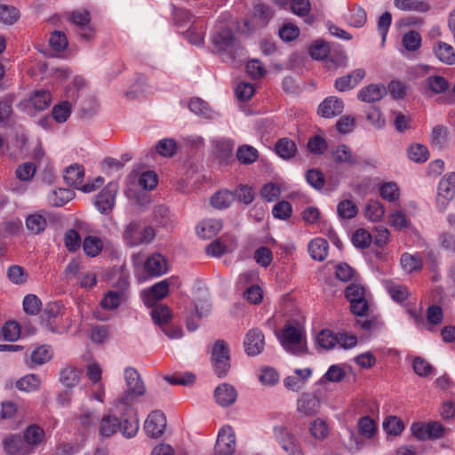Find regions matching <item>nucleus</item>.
Wrapping results in <instances>:
<instances>
[{
    "label": "nucleus",
    "instance_id": "obj_58",
    "mask_svg": "<svg viewBox=\"0 0 455 455\" xmlns=\"http://www.w3.org/2000/svg\"><path fill=\"white\" fill-rule=\"evenodd\" d=\"M2 334L5 340L15 341L20 335V326L15 321H8L2 328Z\"/></svg>",
    "mask_w": 455,
    "mask_h": 455
},
{
    "label": "nucleus",
    "instance_id": "obj_57",
    "mask_svg": "<svg viewBox=\"0 0 455 455\" xmlns=\"http://www.w3.org/2000/svg\"><path fill=\"white\" fill-rule=\"evenodd\" d=\"M428 150L421 144H415L409 148L408 156L416 163H424L428 159Z\"/></svg>",
    "mask_w": 455,
    "mask_h": 455
},
{
    "label": "nucleus",
    "instance_id": "obj_51",
    "mask_svg": "<svg viewBox=\"0 0 455 455\" xmlns=\"http://www.w3.org/2000/svg\"><path fill=\"white\" fill-rule=\"evenodd\" d=\"M329 52V44L323 40H316L309 48L310 56L317 60H323L327 58Z\"/></svg>",
    "mask_w": 455,
    "mask_h": 455
},
{
    "label": "nucleus",
    "instance_id": "obj_52",
    "mask_svg": "<svg viewBox=\"0 0 455 455\" xmlns=\"http://www.w3.org/2000/svg\"><path fill=\"white\" fill-rule=\"evenodd\" d=\"M402 43L407 51L415 52L421 45V36L419 32L411 30L404 34Z\"/></svg>",
    "mask_w": 455,
    "mask_h": 455
},
{
    "label": "nucleus",
    "instance_id": "obj_41",
    "mask_svg": "<svg viewBox=\"0 0 455 455\" xmlns=\"http://www.w3.org/2000/svg\"><path fill=\"white\" fill-rule=\"evenodd\" d=\"M103 248V243L100 238L93 235H88L83 243V249L86 255L91 257L97 256Z\"/></svg>",
    "mask_w": 455,
    "mask_h": 455
},
{
    "label": "nucleus",
    "instance_id": "obj_27",
    "mask_svg": "<svg viewBox=\"0 0 455 455\" xmlns=\"http://www.w3.org/2000/svg\"><path fill=\"white\" fill-rule=\"evenodd\" d=\"M150 315L155 324L158 325L163 329L172 319V312L168 306L159 304L152 307Z\"/></svg>",
    "mask_w": 455,
    "mask_h": 455
},
{
    "label": "nucleus",
    "instance_id": "obj_64",
    "mask_svg": "<svg viewBox=\"0 0 455 455\" xmlns=\"http://www.w3.org/2000/svg\"><path fill=\"white\" fill-rule=\"evenodd\" d=\"M358 429L364 437L371 438L375 434L376 425L373 419L365 416L359 419Z\"/></svg>",
    "mask_w": 455,
    "mask_h": 455
},
{
    "label": "nucleus",
    "instance_id": "obj_54",
    "mask_svg": "<svg viewBox=\"0 0 455 455\" xmlns=\"http://www.w3.org/2000/svg\"><path fill=\"white\" fill-rule=\"evenodd\" d=\"M8 279L14 284H23L27 282L28 274L24 267L12 265L7 269Z\"/></svg>",
    "mask_w": 455,
    "mask_h": 455
},
{
    "label": "nucleus",
    "instance_id": "obj_36",
    "mask_svg": "<svg viewBox=\"0 0 455 455\" xmlns=\"http://www.w3.org/2000/svg\"><path fill=\"white\" fill-rule=\"evenodd\" d=\"M385 208L378 200H370L364 210L365 217L371 221H379L385 215Z\"/></svg>",
    "mask_w": 455,
    "mask_h": 455
},
{
    "label": "nucleus",
    "instance_id": "obj_25",
    "mask_svg": "<svg viewBox=\"0 0 455 455\" xmlns=\"http://www.w3.org/2000/svg\"><path fill=\"white\" fill-rule=\"evenodd\" d=\"M328 247L327 241L318 237L308 243L307 250L313 259L323 261L328 255Z\"/></svg>",
    "mask_w": 455,
    "mask_h": 455
},
{
    "label": "nucleus",
    "instance_id": "obj_3",
    "mask_svg": "<svg viewBox=\"0 0 455 455\" xmlns=\"http://www.w3.org/2000/svg\"><path fill=\"white\" fill-rule=\"evenodd\" d=\"M279 339L285 350L293 354H299L304 351L302 343L303 330L298 323H287L283 326Z\"/></svg>",
    "mask_w": 455,
    "mask_h": 455
},
{
    "label": "nucleus",
    "instance_id": "obj_22",
    "mask_svg": "<svg viewBox=\"0 0 455 455\" xmlns=\"http://www.w3.org/2000/svg\"><path fill=\"white\" fill-rule=\"evenodd\" d=\"M212 44L220 51H226L235 44V38L228 28H220L212 37Z\"/></svg>",
    "mask_w": 455,
    "mask_h": 455
},
{
    "label": "nucleus",
    "instance_id": "obj_1",
    "mask_svg": "<svg viewBox=\"0 0 455 455\" xmlns=\"http://www.w3.org/2000/svg\"><path fill=\"white\" fill-rule=\"evenodd\" d=\"M125 380V389L124 393L113 403L115 409H119L123 405L132 404L138 398L146 394V386L139 373L133 367H127L124 372Z\"/></svg>",
    "mask_w": 455,
    "mask_h": 455
},
{
    "label": "nucleus",
    "instance_id": "obj_48",
    "mask_svg": "<svg viewBox=\"0 0 455 455\" xmlns=\"http://www.w3.org/2000/svg\"><path fill=\"white\" fill-rule=\"evenodd\" d=\"M372 242V235L367 230L359 228L352 235L353 244L359 249L370 247Z\"/></svg>",
    "mask_w": 455,
    "mask_h": 455
},
{
    "label": "nucleus",
    "instance_id": "obj_32",
    "mask_svg": "<svg viewBox=\"0 0 455 455\" xmlns=\"http://www.w3.org/2000/svg\"><path fill=\"white\" fill-rule=\"evenodd\" d=\"M275 153L283 159L293 157L297 152L296 144L288 138H283L276 141L275 145Z\"/></svg>",
    "mask_w": 455,
    "mask_h": 455
},
{
    "label": "nucleus",
    "instance_id": "obj_6",
    "mask_svg": "<svg viewBox=\"0 0 455 455\" xmlns=\"http://www.w3.org/2000/svg\"><path fill=\"white\" fill-rule=\"evenodd\" d=\"M118 193V184L109 182L94 199V205L102 214H108L114 209Z\"/></svg>",
    "mask_w": 455,
    "mask_h": 455
},
{
    "label": "nucleus",
    "instance_id": "obj_31",
    "mask_svg": "<svg viewBox=\"0 0 455 455\" xmlns=\"http://www.w3.org/2000/svg\"><path fill=\"white\" fill-rule=\"evenodd\" d=\"M15 386L20 391L22 392H35L39 389L41 386V379L36 374H27L18 379Z\"/></svg>",
    "mask_w": 455,
    "mask_h": 455
},
{
    "label": "nucleus",
    "instance_id": "obj_5",
    "mask_svg": "<svg viewBox=\"0 0 455 455\" xmlns=\"http://www.w3.org/2000/svg\"><path fill=\"white\" fill-rule=\"evenodd\" d=\"M120 413L119 422L123 435L131 438L133 437L139 430V419L137 411L132 404L123 405L119 409H116Z\"/></svg>",
    "mask_w": 455,
    "mask_h": 455
},
{
    "label": "nucleus",
    "instance_id": "obj_34",
    "mask_svg": "<svg viewBox=\"0 0 455 455\" xmlns=\"http://www.w3.org/2000/svg\"><path fill=\"white\" fill-rule=\"evenodd\" d=\"M235 197L229 190H220L212 196L211 204L216 209H226L234 202Z\"/></svg>",
    "mask_w": 455,
    "mask_h": 455
},
{
    "label": "nucleus",
    "instance_id": "obj_12",
    "mask_svg": "<svg viewBox=\"0 0 455 455\" xmlns=\"http://www.w3.org/2000/svg\"><path fill=\"white\" fill-rule=\"evenodd\" d=\"M172 283L171 278L162 280L152 285L148 291H143V300L147 307H154L155 302L164 299L169 293Z\"/></svg>",
    "mask_w": 455,
    "mask_h": 455
},
{
    "label": "nucleus",
    "instance_id": "obj_43",
    "mask_svg": "<svg viewBox=\"0 0 455 455\" xmlns=\"http://www.w3.org/2000/svg\"><path fill=\"white\" fill-rule=\"evenodd\" d=\"M400 262L403 269L407 273L419 270L422 267V260L419 256L412 255L407 252L401 256Z\"/></svg>",
    "mask_w": 455,
    "mask_h": 455
},
{
    "label": "nucleus",
    "instance_id": "obj_29",
    "mask_svg": "<svg viewBox=\"0 0 455 455\" xmlns=\"http://www.w3.org/2000/svg\"><path fill=\"white\" fill-rule=\"evenodd\" d=\"M332 157L337 164H347L354 165L358 163L355 156H353L351 149L345 144H340L332 151Z\"/></svg>",
    "mask_w": 455,
    "mask_h": 455
},
{
    "label": "nucleus",
    "instance_id": "obj_20",
    "mask_svg": "<svg viewBox=\"0 0 455 455\" xmlns=\"http://www.w3.org/2000/svg\"><path fill=\"white\" fill-rule=\"evenodd\" d=\"M387 94V89L382 84H370L363 87L357 94V98L367 103L380 100Z\"/></svg>",
    "mask_w": 455,
    "mask_h": 455
},
{
    "label": "nucleus",
    "instance_id": "obj_59",
    "mask_svg": "<svg viewBox=\"0 0 455 455\" xmlns=\"http://www.w3.org/2000/svg\"><path fill=\"white\" fill-rule=\"evenodd\" d=\"M19 18V11L10 5L0 4V21L4 24L12 25Z\"/></svg>",
    "mask_w": 455,
    "mask_h": 455
},
{
    "label": "nucleus",
    "instance_id": "obj_19",
    "mask_svg": "<svg viewBox=\"0 0 455 455\" xmlns=\"http://www.w3.org/2000/svg\"><path fill=\"white\" fill-rule=\"evenodd\" d=\"M214 396L220 406L227 407L235 402L237 392L232 385L223 383L215 388Z\"/></svg>",
    "mask_w": 455,
    "mask_h": 455
},
{
    "label": "nucleus",
    "instance_id": "obj_28",
    "mask_svg": "<svg viewBox=\"0 0 455 455\" xmlns=\"http://www.w3.org/2000/svg\"><path fill=\"white\" fill-rule=\"evenodd\" d=\"M434 52L441 62L446 65L455 64V52L451 45L440 41L435 45Z\"/></svg>",
    "mask_w": 455,
    "mask_h": 455
},
{
    "label": "nucleus",
    "instance_id": "obj_47",
    "mask_svg": "<svg viewBox=\"0 0 455 455\" xmlns=\"http://www.w3.org/2000/svg\"><path fill=\"white\" fill-rule=\"evenodd\" d=\"M381 197L388 202H395L399 199L400 190L395 182H385L379 188Z\"/></svg>",
    "mask_w": 455,
    "mask_h": 455
},
{
    "label": "nucleus",
    "instance_id": "obj_9",
    "mask_svg": "<svg viewBox=\"0 0 455 455\" xmlns=\"http://www.w3.org/2000/svg\"><path fill=\"white\" fill-rule=\"evenodd\" d=\"M129 285L128 277L123 275L118 280L119 291H108L101 299L100 305L104 309L114 310L125 299V290Z\"/></svg>",
    "mask_w": 455,
    "mask_h": 455
},
{
    "label": "nucleus",
    "instance_id": "obj_40",
    "mask_svg": "<svg viewBox=\"0 0 455 455\" xmlns=\"http://www.w3.org/2000/svg\"><path fill=\"white\" fill-rule=\"evenodd\" d=\"M337 213L342 220H351L358 213L356 204L351 200H342L337 205Z\"/></svg>",
    "mask_w": 455,
    "mask_h": 455
},
{
    "label": "nucleus",
    "instance_id": "obj_61",
    "mask_svg": "<svg viewBox=\"0 0 455 455\" xmlns=\"http://www.w3.org/2000/svg\"><path fill=\"white\" fill-rule=\"evenodd\" d=\"M317 344L324 349H332L337 345V338L331 331L323 330L316 337Z\"/></svg>",
    "mask_w": 455,
    "mask_h": 455
},
{
    "label": "nucleus",
    "instance_id": "obj_33",
    "mask_svg": "<svg viewBox=\"0 0 455 455\" xmlns=\"http://www.w3.org/2000/svg\"><path fill=\"white\" fill-rule=\"evenodd\" d=\"M80 379V371L74 366H67L60 372V382L68 388L77 385Z\"/></svg>",
    "mask_w": 455,
    "mask_h": 455
},
{
    "label": "nucleus",
    "instance_id": "obj_45",
    "mask_svg": "<svg viewBox=\"0 0 455 455\" xmlns=\"http://www.w3.org/2000/svg\"><path fill=\"white\" fill-rule=\"evenodd\" d=\"M73 198V192L66 188L53 190L49 196V201L53 206H62Z\"/></svg>",
    "mask_w": 455,
    "mask_h": 455
},
{
    "label": "nucleus",
    "instance_id": "obj_21",
    "mask_svg": "<svg viewBox=\"0 0 455 455\" xmlns=\"http://www.w3.org/2000/svg\"><path fill=\"white\" fill-rule=\"evenodd\" d=\"M344 108L343 101L335 97L326 98L318 108V114L326 118L341 114Z\"/></svg>",
    "mask_w": 455,
    "mask_h": 455
},
{
    "label": "nucleus",
    "instance_id": "obj_39",
    "mask_svg": "<svg viewBox=\"0 0 455 455\" xmlns=\"http://www.w3.org/2000/svg\"><path fill=\"white\" fill-rule=\"evenodd\" d=\"M366 12L360 6H355L346 15V21L355 28H362L366 23Z\"/></svg>",
    "mask_w": 455,
    "mask_h": 455
},
{
    "label": "nucleus",
    "instance_id": "obj_38",
    "mask_svg": "<svg viewBox=\"0 0 455 455\" xmlns=\"http://www.w3.org/2000/svg\"><path fill=\"white\" fill-rule=\"evenodd\" d=\"M216 156L221 163L227 164L232 159L234 143L228 140H218L215 143Z\"/></svg>",
    "mask_w": 455,
    "mask_h": 455
},
{
    "label": "nucleus",
    "instance_id": "obj_63",
    "mask_svg": "<svg viewBox=\"0 0 455 455\" xmlns=\"http://www.w3.org/2000/svg\"><path fill=\"white\" fill-rule=\"evenodd\" d=\"M345 297L350 303H353L365 298V289L361 284L351 283L345 290Z\"/></svg>",
    "mask_w": 455,
    "mask_h": 455
},
{
    "label": "nucleus",
    "instance_id": "obj_49",
    "mask_svg": "<svg viewBox=\"0 0 455 455\" xmlns=\"http://www.w3.org/2000/svg\"><path fill=\"white\" fill-rule=\"evenodd\" d=\"M36 172V165L31 162H26L17 167L15 175L19 180L27 182L34 178Z\"/></svg>",
    "mask_w": 455,
    "mask_h": 455
},
{
    "label": "nucleus",
    "instance_id": "obj_42",
    "mask_svg": "<svg viewBox=\"0 0 455 455\" xmlns=\"http://www.w3.org/2000/svg\"><path fill=\"white\" fill-rule=\"evenodd\" d=\"M309 431L315 439L323 440L328 436L330 428L324 419L318 418L310 424Z\"/></svg>",
    "mask_w": 455,
    "mask_h": 455
},
{
    "label": "nucleus",
    "instance_id": "obj_10",
    "mask_svg": "<svg viewBox=\"0 0 455 455\" xmlns=\"http://www.w3.org/2000/svg\"><path fill=\"white\" fill-rule=\"evenodd\" d=\"M235 451V433L231 427H224L219 432L214 455H233Z\"/></svg>",
    "mask_w": 455,
    "mask_h": 455
},
{
    "label": "nucleus",
    "instance_id": "obj_37",
    "mask_svg": "<svg viewBox=\"0 0 455 455\" xmlns=\"http://www.w3.org/2000/svg\"><path fill=\"white\" fill-rule=\"evenodd\" d=\"M259 157L258 150L250 145L240 146L236 151V158L243 164H251Z\"/></svg>",
    "mask_w": 455,
    "mask_h": 455
},
{
    "label": "nucleus",
    "instance_id": "obj_15",
    "mask_svg": "<svg viewBox=\"0 0 455 455\" xmlns=\"http://www.w3.org/2000/svg\"><path fill=\"white\" fill-rule=\"evenodd\" d=\"M320 408V399L310 393H303L297 401V411L304 417H313L316 415Z\"/></svg>",
    "mask_w": 455,
    "mask_h": 455
},
{
    "label": "nucleus",
    "instance_id": "obj_14",
    "mask_svg": "<svg viewBox=\"0 0 455 455\" xmlns=\"http://www.w3.org/2000/svg\"><path fill=\"white\" fill-rule=\"evenodd\" d=\"M166 427V418L160 411H154L148 414L144 423L146 434L152 438L163 435Z\"/></svg>",
    "mask_w": 455,
    "mask_h": 455
},
{
    "label": "nucleus",
    "instance_id": "obj_62",
    "mask_svg": "<svg viewBox=\"0 0 455 455\" xmlns=\"http://www.w3.org/2000/svg\"><path fill=\"white\" fill-rule=\"evenodd\" d=\"M71 113V106L69 102L63 101L60 104L56 105L52 108V117L58 123H64L69 117Z\"/></svg>",
    "mask_w": 455,
    "mask_h": 455
},
{
    "label": "nucleus",
    "instance_id": "obj_44",
    "mask_svg": "<svg viewBox=\"0 0 455 455\" xmlns=\"http://www.w3.org/2000/svg\"><path fill=\"white\" fill-rule=\"evenodd\" d=\"M383 428L387 434L397 436L403 431L404 424L396 416H388L383 422Z\"/></svg>",
    "mask_w": 455,
    "mask_h": 455
},
{
    "label": "nucleus",
    "instance_id": "obj_26",
    "mask_svg": "<svg viewBox=\"0 0 455 455\" xmlns=\"http://www.w3.org/2000/svg\"><path fill=\"white\" fill-rule=\"evenodd\" d=\"M84 178V170L83 166L76 164L70 165L65 170L64 180L69 186L80 189Z\"/></svg>",
    "mask_w": 455,
    "mask_h": 455
},
{
    "label": "nucleus",
    "instance_id": "obj_17",
    "mask_svg": "<svg viewBox=\"0 0 455 455\" xmlns=\"http://www.w3.org/2000/svg\"><path fill=\"white\" fill-rule=\"evenodd\" d=\"M4 451L9 455L31 454L22 436L9 435L3 440Z\"/></svg>",
    "mask_w": 455,
    "mask_h": 455
},
{
    "label": "nucleus",
    "instance_id": "obj_2",
    "mask_svg": "<svg viewBox=\"0 0 455 455\" xmlns=\"http://www.w3.org/2000/svg\"><path fill=\"white\" fill-rule=\"evenodd\" d=\"M123 237L129 247H136L150 243L156 237V232L152 227L141 228L140 221L132 220L124 227Z\"/></svg>",
    "mask_w": 455,
    "mask_h": 455
},
{
    "label": "nucleus",
    "instance_id": "obj_7",
    "mask_svg": "<svg viewBox=\"0 0 455 455\" xmlns=\"http://www.w3.org/2000/svg\"><path fill=\"white\" fill-rule=\"evenodd\" d=\"M68 20L77 28V32L82 39L91 40L95 35V29L91 25V18L88 11H74L68 15Z\"/></svg>",
    "mask_w": 455,
    "mask_h": 455
},
{
    "label": "nucleus",
    "instance_id": "obj_53",
    "mask_svg": "<svg viewBox=\"0 0 455 455\" xmlns=\"http://www.w3.org/2000/svg\"><path fill=\"white\" fill-rule=\"evenodd\" d=\"M426 84L431 92L437 94L445 92L449 87L447 80L441 76H432L427 77L426 79Z\"/></svg>",
    "mask_w": 455,
    "mask_h": 455
},
{
    "label": "nucleus",
    "instance_id": "obj_23",
    "mask_svg": "<svg viewBox=\"0 0 455 455\" xmlns=\"http://www.w3.org/2000/svg\"><path fill=\"white\" fill-rule=\"evenodd\" d=\"M144 270L152 276L162 275L167 271L166 260L161 254L155 253L145 262Z\"/></svg>",
    "mask_w": 455,
    "mask_h": 455
},
{
    "label": "nucleus",
    "instance_id": "obj_50",
    "mask_svg": "<svg viewBox=\"0 0 455 455\" xmlns=\"http://www.w3.org/2000/svg\"><path fill=\"white\" fill-rule=\"evenodd\" d=\"M52 356L50 347L43 345L36 348L30 355L31 362L36 365H41L51 360Z\"/></svg>",
    "mask_w": 455,
    "mask_h": 455
},
{
    "label": "nucleus",
    "instance_id": "obj_18",
    "mask_svg": "<svg viewBox=\"0 0 455 455\" xmlns=\"http://www.w3.org/2000/svg\"><path fill=\"white\" fill-rule=\"evenodd\" d=\"M119 419L115 416L111 411L108 413H105L100 420L99 425V435L101 438H109L120 428Z\"/></svg>",
    "mask_w": 455,
    "mask_h": 455
},
{
    "label": "nucleus",
    "instance_id": "obj_16",
    "mask_svg": "<svg viewBox=\"0 0 455 455\" xmlns=\"http://www.w3.org/2000/svg\"><path fill=\"white\" fill-rule=\"evenodd\" d=\"M22 437L30 453H32L40 444L44 443L45 433L38 425L31 424L26 427Z\"/></svg>",
    "mask_w": 455,
    "mask_h": 455
},
{
    "label": "nucleus",
    "instance_id": "obj_13",
    "mask_svg": "<svg viewBox=\"0 0 455 455\" xmlns=\"http://www.w3.org/2000/svg\"><path fill=\"white\" fill-rule=\"evenodd\" d=\"M243 347L248 355L255 356L259 355L265 347V336L263 332L258 328L248 331L244 337Z\"/></svg>",
    "mask_w": 455,
    "mask_h": 455
},
{
    "label": "nucleus",
    "instance_id": "obj_60",
    "mask_svg": "<svg viewBox=\"0 0 455 455\" xmlns=\"http://www.w3.org/2000/svg\"><path fill=\"white\" fill-rule=\"evenodd\" d=\"M204 28L203 25H195L190 27L185 33L186 38L196 45H200L204 42Z\"/></svg>",
    "mask_w": 455,
    "mask_h": 455
},
{
    "label": "nucleus",
    "instance_id": "obj_30",
    "mask_svg": "<svg viewBox=\"0 0 455 455\" xmlns=\"http://www.w3.org/2000/svg\"><path fill=\"white\" fill-rule=\"evenodd\" d=\"M394 5L405 12H427L430 9L427 3L420 0H394Z\"/></svg>",
    "mask_w": 455,
    "mask_h": 455
},
{
    "label": "nucleus",
    "instance_id": "obj_11",
    "mask_svg": "<svg viewBox=\"0 0 455 455\" xmlns=\"http://www.w3.org/2000/svg\"><path fill=\"white\" fill-rule=\"evenodd\" d=\"M274 431L279 443L288 455H304L297 438L287 428L277 427Z\"/></svg>",
    "mask_w": 455,
    "mask_h": 455
},
{
    "label": "nucleus",
    "instance_id": "obj_8",
    "mask_svg": "<svg viewBox=\"0 0 455 455\" xmlns=\"http://www.w3.org/2000/svg\"><path fill=\"white\" fill-rule=\"evenodd\" d=\"M455 196V172L444 176L439 182L436 204L440 211H444L448 203Z\"/></svg>",
    "mask_w": 455,
    "mask_h": 455
},
{
    "label": "nucleus",
    "instance_id": "obj_24",
    "mask_svg": "<svg viewBox=\"0 0 455 455\" xmlns=\"http://www.w3.org/2000/svg\"><path fill=\"white\" fill-rule=\"evenodd\" d=\"M222 226V221L220 220H205L198 226L197 233L201 237L210 239L215 236L221 230Z\"/></svg>",
    "mask_w": 455,
    "mask_h": 455
},
{
    "label": "nucleus",
    "instance_id": "obj_4",
    "mask_svg": "<svg viewBox=\"0 0 455 455\" xmlns=\"http://www.w3.org/2000/svg\"><path fill=\"white\" fill-rule=\"evenodd\" d=\"M230 354L228 343L218 339L212 346V363L213 371L219 378H224L230 369Z\"/></svg>",
    "mask_w": 455,
    "mask_h": 455
},
{
    "label": "nucleus",
    "instance_id": "obj_46",
    "mask_svg": "<svg viewBox=\"0 0 455 455\" xmlns=\"http://www.w3.org/2000/svg\"><path fill=\"white\" fill-rule=\"evenodd\" d=\"M156 151L162 156L172 157L177 151V143L173 139H163L156 143Z\"/></svg>",
    "mask_w": 455,
    "mask_h": 455
},
{
    "label": "nucleus",
    "instance_id": "obj_56",
    "mask_svg": "<svg viewBox=\"0 0 455 455\" xmlns=\"http://www.w3.org/2000/svg\"><path fill=\"white\" fill-rule=\"evenodd\" d=\"M51 94L48 91L36 92L31 97V102L34 108L40 111L47 108L51 103Z\"/></svg>",
    "mask_w": 455,
    "mask_h": 455
},
{
    "label": "nucleus",
    "instance_id": "obj_35",
    "mask_svg": "<svg viewBox=\"0 0 455 455\" xmlns=\"http://www.w3.org/2000/svg\"><path fill=\"white\" fill-rule=\"evenodd\" d=\"M47 226L46 218L41 213H33L27 217L26 227L33 234L43 232Z\"/></svg>",
    "mask_w": 455,
    "mask_h": 455
},
{
    "label": "nucleus",
    "instance_id": "obj_55",
    "mask_svg": "<svg viewBox=\"0 0 455 455\" xmlns=\"http://www.w3.org/2000/svg\"><path fill=\"white\" fill-rule=\"evenodd\" d=\"M78 419L83 427H94L99 421V415L96 410L84 408L82 410Z\"/></svg>",
    "mask_w": 455,
    "mask_h": 455
}]
</instances>
